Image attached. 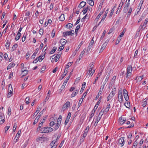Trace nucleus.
I'll use <instances>...</instances> for the list:
<instances>
[{
    "instance_id": "f257e3e1",
    "label": "nucleus",
    "mask_w": 148,
    "mask_h": 148,
    "mask_svg": "<svg viewBox=\"0 0 148 148\" xmlns=\"http://www.w3.org/2000/svg\"><path fill=\"white\" fill-rule=\"evenodd\" d=\"M53 130V129L49 127H42L41 129L40 133H48L51 132Z\"/></svg>"
},
{
    "instance_id": "f03ea898",
    "label": "nucleus",
    "mask_w": 148,
    "mask_h": 148,
    "mask_svg": "<svg viewBox=\"0 0 148 148\" xmlns=\"http://www.w3.org/2000/svg\"><path fill=\"white\" fill-rule=\"evenodd\" d=\"M74 34V30H71L69 31L65 32L63 33V36L66 37L67 36H73Z\"/></svg>"
},
{
    "instance_id": "7ed1b4c3",
    "label": "nucleus",
    "mask_w": 148,
    "mask_h": 148,
    "mask_svg": "<svg viewBox=\"0 0 148 148\" xmlns=\"http://www.w3.org/2000/svg\"><path fill=\"white\" fill-rule=\"evenodd\" d=\"M132 72V67L130 65H128L127 68V75L126 77L127 78L128 77V74L130 73H131Z\"/></svg>"
},
{
    "instance_id": "20e7f679",
    "label": "nucleus",
    "mask_w": 148,
    "mask_h": 148,
    "mask_svg": "<svg viewBox=\"0 0 148 148\" xmlns=\"http://www.w3.org/2000/svg\"><path fill=\"white\" fill-rule=\"evenodd\" d=\"M68 69H67V68H65L64 72L63 73L62 75V76L60 78V80H62L63 79V78L65 77L66 75L68 73Z\"/></svg>"
},
{
    "instance_id": "39448f33",
    "label": "nucleus",
    "mask_w": 148,
    "mask_h": 148,
    "mask_svg": "<svg viewBox=\"0 0 148 148\" xmlns=\"http://www.w3.org/2000/svg\"><path fill=\"white\" fill-rule=\"evenodd\" d=\"M119 143L121 145V147L123 146L124 144V137H121L119 140Z\"/></svg>"
},
{
    "instance_id": "423d86ee",
    "label": "nucleus",
    "mask_w": 148,
    "mask_h": 148,
    "mask_svg": "<svg viewBox=\"0 0 148 148\" xmlns=\"http://www.w3.org/2000/svg\"><path fill=\"white\" fill-rule=\"evenodd\" d=\"M71 114L70 112H69L67 115L66 119L65 121L64 122L65 125H66L69 122V119L71 117Z\"/></svg>"
},
{
    "instance_id": "0eeeda50",
    "label": "nucleus",
    "mask_w": 148,
    "mask_h": 148,
    "mask_svg": "<svg viewBox=\"0 0 148 148\" xmlns=\"http://www.w3.org/2000/svg\"><path fill=\"white\" fill-rule=\"evenodd\" d=\"M88 71L89 73V75L92 76L93 73H95V70L94 69L92 70V68H88Z\"/></svg>"
},
{
    "instance_id": "6e6552de",
    "label": "nucleus",
    "mask_w": 148,
    "mask_h": 148,
    "mask_svg": "<svg viewBox=\"0 0 148 148\" xmlns=\"http://www.w3.org/2000/svg\"><path fill=\"white\" fill-rule=\"evenodd\" d=\"M86 2L83 1H82L79 5L78 7L81 8L84 7L86 5Z\"/></svg>"
},
{
    "instance_id": "1a4fd4ad",
    "label": "nucleus",
    "mask_w": 148,
    "mask_h": 148,
    "mask_svg": "<svg viewBox=\"0 0 148 148\" xmlns=\"http://www.w3.org/2000/svg\"><path fill=\"white\" fill-rule=\"evenodd\" d=\"M61 53H58V54L56 56H55L54 58H53L52 59H53L54 58H56V59L55 60V62H57L59 59L61 55Z\"/></svg>"
},
{
    "instance_id": "9d476101",
    "label": "nucleus",
    "mask_w": 148,
    "mask_h": 148,
    "mask_svg": "<svg viewBox=\"0 0 148 148\" xmlns=\"http://www.w3.org/2000/svg\"><path fill=\"white\" fill-rule=\"evenodd\" d=\"M148 22V18H146L145 21V22L144 23L143 25H141L142 27H143L145 29V27H146L147 24Z\"/></svg>"
},
{
    "instance_id": "9b49d317",
    "label": "nucleus",
    "mask_w": 148,
    "mask_h": 148,
    "mask_svg": "<svg viewBox=\"0 0 148 148\" xmlns=\"http://www.w3.org/2000/svg\"><path fill=\"white\" fill-rule=\"evenodd\" d=\"M78 90H76L74 91L71 95V97L72 98L75 97L78 93Z\"/></svg>"
},
{
    "instance_id": "f8f14e48",
    "label": "nucleus",
    "mask_w": 148,
    "mask_h": 148,
    "mask_svg": "<svg viewBox=\"0 0 148 148\" xmlns=\"http://www.w3.org/2000/svg\"><path fill=\"white\" fill-rule=\"evenodd\" d=\"M86 83L85 82H84L83 83V84L82 85V87L81 88V90L80 91V92L81 93H82V92H83L84 88L85 87V86H86Z\"/></svg>"
},
{
    "instance_id": "ddd939ff",
    "label": "nucleus",
    "mask_w": 148,
    "mask_h": 148,
    "mask_svg": "<svg viewBox=\"0 0 148 148\" xmlns=\"http://www.w3.org/2000/svg\"><path fill=\"white\" fill-rule=\"evenodd\" d=\"M46 53L45 52L44 54V55L43 56H42L41 55H40L39 56L37 57L36 58L38 59V60H40L41 59V60H42L45 58V54Z\"/></svg>"
},
{
    "instance_id": "4468645a",
    "label": "nucleus",
    "mask_w": 148,
    "mask_h": 148,
    "mask_svg": "<svg viewBox=\"0 0 148 148\" xmlns=\"http://www.w3.org/2000/svg\"><path fill=\"white\" fill-rule=\"evenodd\" d=\"M59 20L60 21H63L64 20V14H62L59 18Z\"/></svg>"
},
{
    "instance_id": "2eb2a0df",
    "label": "nucleus",
    "mask_w": 148,
    "mask_h": 148,
    "mask_svg": "<svg viewBox=\"0 0 148 148\" xmlns=\"http://www.w3.org/2000/svg\"><path fill=\"white\" fill-rule=\"evenodd\" d=\"M66 40L64 39H62L60 40V42L61 45H64L65 44Z\"/></svg>"
},
{
    "instance_id": "dca6fc26",
    "label": "nucleus",
    "mask_w": 148,
    "mask_h": 148,
    "mask_svg": "<svg viewBox=\"0 0 148 148\" xmlns=\"http://www.w3.org/2000/svg\"><path fill=\"white\" fill-rule=\"evenodd\" d=\"M87 3L91 6H93L94 5V2L92 0H87Z\"/></svg>"
},
{
    "instance_id": "f3484780",
    "label": "nucleus",
    "mask_w": 148,
    "mask_h": 148,
    "mask_svg": "<svg viewBox=\"0 0 148 148\" xmlns=\"http://www.w3.org/2000/svg\"><path fill=\"white\" fill-rule=\"evenodd\" d=\"M13 89H11V90H10V92L8 93L7 97L8 98L10 97L11 96H12L13 92H12Z\"/></svg>"
},
{
    "instance_id": "a211bd4d",
    "label": "nucleus",
    "mask_w": 148,
    "mask_h": 148,
    "mask_svg": "<svg viewBox=\"0 0 148 148\" xmlns=\"http://www.w3.org/2000/svg\"><path fill=\"white\" fill-rule=\"evenodd\" d=\"M43 124H42L41 123H39L38 125V127L37 128V130L38 131H40V132H41V127L42 126Z\"/></svg>"
},
{
    "instance_id": "6ab92c4d",
    "label": "nucleus",
    "mask_w": 148,
    "mask_h": 148,
    "mask_svg": "<svg viewBox=\"0 0 148 148\" xmlns=\"http://www.w3.org/2000/svg\"><path fill=\"white\" fill-rule=\"evenodd\" d=\"M106 45L105 44V43H104L102 46L101 47L100 50V51L99 53L102 52L103 49L105 48L106 47Z\"/></svg>"
},
{
    "instance_id": "aec40b11",
    "label": "nucleus",
    "mask_w": 148,
    "mask_h": 148,
    "mask_svg": "<svg viewBox=\"0 0 148 148\" xmlns=\"http://www.w3.org/2000/svg\"><path fill=\"white\" fill-rule=\"evenodd\" d=\"M67 83V82L64 81V82L63 83L62 85V86L61 87L60 89V90H61V91L62 90H63L64 88Z\"/></svg>"
},
{
    "instance_id": "412c9836",
    "label": "nucleus",
    "mask_w": 148,
    "mask_h": 148,
    "mask_svg": "<svg viewBox=\"0 0 148 148\" xmlns=\"http://www.w3.org/2000/svg\"><path fill=\"white\" fill-rule=\"evenodd\" d=\"M93 38L91 40L90 42V44H89V46H88V47L89 48V49H90V48H91L92 46L94 43V41L93 40Z\"/></svg>"
},
{
    "instance_id": "4be33fe9",
    "label": "nucleus",
    "mask_w": 148,
    "mask_h": 148,
    "mask_svg": "<svg viewBox=\"0 0 148 148\" xmlns=\"http://www.w3.org/2000/svg\"><path fill=\"white\" fill-rule=\"evenodd\" d=\"M57 49V47H54L53 48L52 50L50 51V54H52L53 53L55 52L56 51V50Z\"/></svg>"
},
{
    "instance_id": "5701e85b",
    "label": "nucleus",
    "mask_w": 148,
    "mask_h": 148,
    "mask_svg": "<svg viewBox=\"0 0 148 148\" xmlns=\"http://www.w3.org/2000/svg\"><path fill=\"white\" fill-rule=\"evenodd\" d=\"M124 105L128 108H129L130 107V102L129 101H127V103H125Z\"/></svg>"
},
{
    "instance_id": "b1692460",
    "label": "nucleus",
    "mask_w": 148,
    "mask_h": 148,
    "mask_svg": "<svg viewBox=\"0 0 148 148\" xmlns=\"http://www.w3.org/2000/svg\"><path fill=\"white\" fill-rule=\"evenodd\" d=\"M70 104V102L68 101L66 102V103L63 106L65 107L66 108H67L68 107H69Z\"/></svg>"
},
{
    "instance_id": "393cba45",
    "label": "nucleus",
    "mask_w": 148,
    "mask_h": 148,
    "mask_svg": "<svg viewBox=\"0 0 148 148\" xmlns=\"http://www.w3.org/2000/svg\"><path fill=\"white\" fill-rule=\"evenodd\" d=\"M116 78V76H114L113 77L112 79L111 80V82H110V84H111V85H112L113 84H114L115 82V79Z\"/></svg>"
},
{
    "instance_id": "a878e982",
    "label": "nucleus",
    "mask_w": 148,
    "mask_h": 148,
    "mask_svg": "<svg viewBox=\"0 0 148 148\" xmlns=\"http://www.w3.org/2000/svg\"><path fill=\"white\" fill-rule=\"evenodd\" d=\"M103 109H102L101 112H99L98 117V118H99L100 119H101V118L103 113Z\"/></svg>"
},
{
    "instance_id": "bb28decb",
    "label": "nucleus",
    "mask_w": 148,
    "mask_h": 148,
    "mask_svg": "<svg viewBox=\"0 0 148 148\" xmlns=\"http://www.w3.org/2000/svg\"><path fill=\"white\" fill-rule=\"evenodd\" d=\"M60 124H61V123H60L57 122L56 125V126H55V127L54 128L55 129V130H56L59 128V127Z\"/></svg>"
},
{
    "instance_id": "cd10ccee",
    "label": "nucleus",
    "mask_w": 148,
    "mask_h": 148,
    "mask_svg": "<svg viewBox=\"0 0 148 148\" xmlns=\"http://www.w3.org/2000/svg\"><path fill=\"white\" fill-rule=\"evenodd\" d=\"M123 94L124 97H125L126 95L128 94L127 91L125 89H124L123 90Z\"/></svg>"
},
{
    "instance_id": "c85d7f7f",
    "label": "nucleus",
    "mask_w": 148,
    "mask_h": 148,
    "mask_svg": "<svg viewBox=\"0 0 148 148\" xmlns=\"http://www.w3.org/2000/svg\"><path fill=\"white\" fill-rule=\"evenodd\" d=\"M17 47L18 45L17 44H15L13 45L12 49V51H14L17 48Z\"/></svg>"
},
{
    "instance_id": "c756f323",
    "label": "nucleus",
    "mask_w": 148,
    "mask_h": 148,
    "mask_svg": "<svg viewBox=\"0 0 148 148\" xmlns=\"http://www.w3.org/2000/svg\"><path fill=\"white\" fill-rule=\"evenodd\" d=\"M119 97H120V99H118V101L120 103H122L123 101V95H119Z\"/></svg>"
},
{
    "instance_id": "7c9ffc66",
    "label": "nucleus",
    "mask_w": 148,
    "mask_h": 148,
    "mask_svg": "<svg viewBox=\"0 0 148 148\" xmlns=\"http://www.w3.org/2000/svg\"><path fill=\"white\" fill-rule=\"evenodd\" d=\"M72 71H71L70 73V74L69 75V76L67 77V78L64 81L66 82H68V81L69 80V78H70V77H71V73H72Z\"/></svg>"
},
{
    "instance_id": "2f4dec72",
    "label": "nucleus",
    "mask_w": 148,
    "mask_h": 148,
    "mask_svg": "<svg viewBox=\"0 0 148 148\" xmlns=\"http://www.w3.org/2000/svg\"><path fill=\"white\" fill-rule=\"evenodd\" d=\"M62 120V116L61 115H60L58 118V119L57 122L61 123Z\"/></svg>"
},
{
    "instance_id": "473e14b6",
    "label": "nucleus",
    "mask_w": 148,
    "mask_h": 148,
    "mask_svg": "<svg viewBox=\"0 0 148 148\" xmlns=\"http://www.w3.org/2000/svg\"><path fill=\"white\" fill-rule=\"evenodd\" d=\"M89 128L90 127L89 126H87L84 130V133L87 134Z\"/></svg>"
},
{
    "instance_id": "72a5a7b5",
    "label": "nucleus",
    "mask_w": 148,
    "mask_h": 148,
    "mask_svg": "<svg viewBox=\"0 0 148 148\" xmlns=\"http://www.w3.org/2000/svg\"><path fill=\"white\" fill-rule=\"evenodd\" d=\"M88 10V8L87 7V8H84L83 10L82 11V12L83 11V14H85L87 12Z\"/></svg>"
},
{
    "instance_id": "f704fd0d",
    "label": "nucleus",
    "mask_w": 148,
    "mask_h": 148,
    "mask_svg": "<svg viewBox=\"0 0 148 148\" xmlns=\"http://www.w3.org/2000/svg\"><path fill=\"white\" fill-rule=\"evenodd\" d=\"M9 41L8 40L7 41V42L6 43V44H5V46L6 47L7 49H8V47H9L10 46V42L9 43Z\"/></svg>"
},
{
    "instance_id": "c9c22d12",
    "label": "nucleus",
    "mask_w": 148,
    "mask_h": 148,
    "mask_svg": "<svg viewBox=\"0 0 148 148\" xmlns=\"http://www.w3.org/2000/svg\"><path fill=\"white\" fill-rule=\"evenodd\" d=\"M73 25L72 24L68 23L66 25V27H68V28L69 29H70L73 26Z\"/></svg>"
},
{
    "instance_id": "e433bc0d",
    "label": "nucleus",
    "mask_w": 148,
    "mask_h": 148,
    "mask_svg": "<svg viewBox=\"0 0 148 148\" xmlns=\"http://www.w3.org/2000/svg\"><path fill=\"white\" fill-rule=\"evenodd\" d=\"M72 63L73 62H69L66 65V68H67V69H68V68L72 65Z\"/></svg>"
},
{
    "instance_id": "4c0bfd02",
    "label": "nucleus",
    "mask_w": 148,
    "mask_h": 148,
    "mask_svg": "<svg viewBox=\"0 0 148 148\" xmlns=\"http://www.w3.org/2000/svg\"><path fill=\"white\" fill-rule=\"evenodd\" d=\"M37 54V52L35 51L33 53L31 57V58L32 59H34Z\"/></svg>"
},
{
    "instance_id": "58836bf2",
    "label": "nucleus",
    "mask_w": 148,
    "mask_h": 148,
    "mask_svg": "<svg viewBox=\"0 0 148 148\" xmlns=\"http://www.w3.org/2000/svg\"><path fill=\"white\" fill-rule=\"evenodd\" d=\"M123 119L121 117L119 118V121L120 122V124H123Z\"/></svg>"
},
{
    "instance_id": "ea45409f",
    "label": "nucleus",
    "mask_w": 148,
    "mask_h": 148,
    "mask_svg": "<svg viewBox=\"0 0 148 148\" xmlns=\"http://www.w3.org/2000/svg\"><path fill=\"white\" fill-rule=\"evenodd\" d=\"M29 97H27L25 99L26 103L27 104H28L29 103Z\"/></svg>"
},
{
    "instance_id": "a19ab883",
    "label": "nucleus",
    "mask_w": 148,
    "mask_h": 148,
    "mask_svg": "<svg viewBox=\"0 0 148 148\" xmlns=\"http://www.w3.org/2000/svg\"><path fill=\"white\" fill-rule=\"evenodd\" d=\"M132 10V8L130 7L127 12V16H130V15Z\"/></svg>"
},
{
    "instance_id": "79ce46f5",
    "label": "nucleus",
    "mask_w": 148,
    "mask_h": 148,
    "mask_svg": "<svg viewBox=\"0 0 148 148\" xmlns=\"http://www.w3.org/2000/svg\"><path fill=\"white\" fill-rule=\"evenodd\" d=\"M130 4V3H127L126 4V5L125 6L124 8V11H125V12H126V9H127V8L128 7L129 5Z\"/></svg>"
},
{
    "instance_id": "37998d69",
    "label": "nucleus",
    "mask_w": 148,
    "mask_h": 148,
    "mask_svg": "<svg viewBox=\"0 0 148 148\" xmlns=\"http://www.w3.org/2000/svg\"><path fill=\"white\" fill-rule=\"evenodd\" d=\"M46 68V66H43L41 69V73H43V72L45 71Z\"/></svg>"
},
{
    "instance_id": "c03bdc74",
    "label": "nucleus",
    "mask_w": 148,
    "mask_h": 148,
    "mask_svg": "<svg viewBox=\"0 0 148 148\" xmlns=\"http://www.w3.org/2000/svg\"><path fill=\"white\" fill-rule=\"evenodd\" d=\"M42 139L43 137H41L37 138L36 140L37 142L42 141L43 140Z\"/></svg>"
},
{
    "instance_id": "a18cd8bd",
    "label": "nucleus",
    "mask_w": 148,
    "mask_h": 148,
    "mask_svg": "<svg viewBox=\"0 0 148 148\" xmlns=\"http://www.w3.org/2000/svg\"><path fill=\"white\" fill-rule=\"evenodd\" d=\"M55 34V30L53 29L52 32L51 36L52 38H53Z\"/></svg>"
},
{
    "instance_id": "49530a36",
    "label": "nucleus",
    "mask_w": 148,
    "mask_h": 148,
    "mask_svg": "<svg viewBox=\"0 0 148 148\" xmlns=\"http://www.w3.org/2000/svg\"><path fill=\"white\" fill-rule=\"evenodd\" d=\"M17 127V125L16 123H15L14 124L13 128V132H14L16 130V129Z\"/></svg>"
},
{
    "instance_id": "de8ad7c7",
    "label": "nucleus",
    "mask_w": 148,
    "mask_h": 148,
    "mask_svg": "<svg viewBox=\"0 0 148 148\" xmlns=\"http://www.w3.org/2000/svg\"><path fill=\"white\" fill-rule=\"evenodd\" d=\"M93 66H94V63L93 62H92L89 65V66L88 68H90H90L92 69L93 67Z\"/></svg>"
},
{
    "instance_id": "09e8293b",
    "label": "nucleus",
    "mask_w": 148,
    "mask_h": 148,
    "mask_svg": "<svg viewBox=\"0 0 148 148\" xmlns=\"http://www.w3.org/2000/svg\"><path fill=\"white\" fill-rule=\"evenodd\" d=\"M101 14H102L99 13L98 15V16H97V17H96V18L95 19V21H98V20L99 19V18L100 17V16H101Z\"/></svg>"
},
{
    "instance_id": "8fccbe9b",
    "label": "nucleus",
    "mask_w": 148,
    "mask_h": 148,
    "mask_svg": "<svg viewBox=\"0 0 148 148\" xmlns=\"http://www.w3.org/2000/svg\"><path fill=\"white\" fill-rule=\"evenodd\" d=\"M23 71H24V75H23L22 77H23L25 76L28 73V70H25Z\"/></svg>"
},
{
    "instance_id": "3c124183",
    "label": "nucleus",
    "mask_w": 148,
    "mask_h": 148,
    "mask_svg": "<svg viewBox=\"0 0 148 148\" xmlns=\"http://www.w3.org/2000/svg\"><path fill=\"white\" fill-rule=\"evenodd\" d=\"M82 42H81L78 45V47H77V48L76 49L75 51H77L79 50V49L80 48L81 46L82 45Z\"/></svg>"
},
{
    "instance_id": "603ef678",
    "label": "nucleus",
    "mask_w": 148,
    "mask_h": 148,
    "mask_svg": "<svg viewBox=\"0 0 148 148\" xmlns=\"http://www.w3.org/2000/svg\"><path fill=\"white\" fill-rule=\"evenodd\" d=\"M5 60H8V57L7 54L6 53H5L3 55Z\"/></svg>"
},
{
    "instance_id": "864d4df0",
    "label": "nucleus",
    "mask_w": 148,
    "mask_h": 148,
    "mask_svg": "<svg viewBox=\"0 0 148 148\" xmlns=\"http://www.w3.org/2000/svg\"><path fill=\"white\" fill-rule=\"evenodd\" d=\"M113 97L112 95H110L108 96L107 100L108 101H109L110 99H111Z\"/></svg>"
},
{
    "instance_id": "5fc2aeb1",
    "label": "nucleus",
    "mask_w": 148,
    "mask_h": 148,
    "mask_svg": "<svg viewBox=\"0 0 148 148\" xmlns=\"http://www.w3.org/2000/svg\"><path fill=\"white\" fill-rule=\"evenodd\" d=\"M101 23V22H100L99 24L97 25H96L93 28V29H92V31H95L96 29V28H97V27L99 25V24L100 23Z\"/></svg>"
},
{
    "instance_id": "6e6d98bb",
    "label": "nucleus",
    "mask_w": 148,
    "mask_h": 148,
    "mask_svg": "<svg viewBox=\"0 0 148 148\" xmlns=\"http://www.w3.org/2000/svg\"><path fill=\"white\" fill-rule=\"evenodd\" d=\"M105 34H106V30H105L103 31V32L100 38L101 40L104 37Z\"/></svg>"
},
{
    "instance_id": "4d7b16f0",
    "label": "nucleus",
    "mask_w": 148,
    "mask_h": 148,
    "mask_svg": "<svg viewBox=\"0 0 148 148\" xmlns=\"http://www.w3.org/2000/svg\"><path fill=\"white\" fill-rule=\"evenodd\" d=\"M101 102L100 99H99V100L97 101V104L95 105V107H96V108H97L99 105V103H100Z\"/></svg>"
},
{
    "instance_id": "13d9d810",
    "label": "nucleus",
    "mask_w": 148,
    "mask_h": 148,
    "mask_svg": "<svg viewBox=\"0 0 148 148\" xmlns=\"http://www.w3.org/2000/svg\"><path fill=\"white\" fill-rule=\"evenodd\" d=\"M43 30L42 29H40L39 31V34L42 35L43 34Z\"/></svg>"
},
{
    "instance_id": "bf43d9fd",
    "label": "nucleus",
    "mask_w": 148,
    "mask_h": 148,
    "mask_svg": "<svg viewBox=\"0 0 148 148\" xmlns=\"http://www.w3.org/2000/svg\"><path fill=\"white\" fill-rule=\"evenodd\" d=\"M38 118H36L35 120H34L33 123V125H34L35 124H36L37 122H38Z\"/></svg>"
},
{
    "instance_id": "052dcab7",
    "label": "nucleus",
    "mask_w": 148,
    "mask_h": 148,
    "mask_svg": "<svg viewBox=\"0 0 148 148\" xmlns=\"http://www.w3.org/2000/svg\"><path fill=\"white\" fill-rule=\"evenodd\" d=\"M141 25L139 27V28L138 29V32H140V30L141 29H142L143 30H144L145 29L143 27H142Z\"/></svg>"
},
{
    "instance_id": "680f3d73",
    "label": "nucleus",
    "mask_w": 148,
    "mask_h": 148,
    "mask_svg": "<svg viewBox=\"0 0 148 148\" xmlns=\"http://www.w3.org/2000/svg\"><path fill=\"white\" fill-rule=\"evenodd\" d=\"M114 30V29L113 28H111L109 30V32H108V34H110L111 33H112Z\"/></svg>"
},
{
    "instance_id": "e2e57ef3",
    "label": "nucleus",
    "mask_w": 148,
    "mask_h": 148,
    "mask_svg": "<svg viewBox=\"0 0 148 148\" xmlns=\"http://www.w3.org/2000/svg\"><path fill=\"white\" fill-rule=\"evenodd\" d=\"M120 40L121 39L120 38H118L117 40L115 42L116 45H117L119 43V42H120Z\"/></svg>"
},
{
    "instance_id": "0e129e2a",
    "label": "nucleus",
    "mask_w": 148,
    "mask_h": 148,
    "mask_svg": "<svg viewBox=\"0 0 148 148\" xmlns=\"http://www.w3.org/2000/svg\"><path fill=\"white\" fill-rule=\"evenodd\" d=\"M64 45H62L60 47L59 49H58V50H59V49H60V51H61L64 49Z\"/></svg>"
},
{
    "instance_id": "69168bd1",
    "label": "nucleus",
    "mask_w": 148,
    "mask_h": 148,
    "mask_svg": "<svg viewBox=\"0 0 148 148\" xmlns=\"http://www.w3.org/2000/svg\"><path fill=\"white\" fill-rule=\"evenodd\" d=\"M106 14H104V15H103V16L102 19L101 21V22L102 21H103L105 18H106Z\"/></svg>"
},
{
    "instance_id": "338daca9",
    "label": "nucleus",
    "mask_w": 148,
    "mask_h": 148,
    "mask_svg": "<svg viewBox=\"0 0 148 148\" xmlns=\"http://www.w3.org/2000/svg\"><path fill=\"white\" fill-rule=\"evenodd\" d=\"M26 36V35H25V34H24V35H23V37L22 39V40L23 42H24L25 40Z\"/></svg>"
},
{
    "instance_id": "774afa93",
    "label": "nucleus",
    "mask_w": 148,
    "mask_h": 148,
    "mask_svg": "<svg viewBox=\"0 0 148 148\" xmlns=\"http://www.w3.org/2000/svg\"><path fill=\"white\" fill-rule=\"evenodd\" d=\"M49 145L51 147H52V148H56V147H55V146H54V145L52 143H51Z\"/></svg>"
}]
</instances>
